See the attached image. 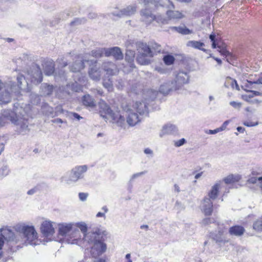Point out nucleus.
I'll list each match as a JSON object with an SVG mask.
<instances>
[{
	"label": "nucleus",
	"instance_id": "37",
	"mask_svg": "<svg viewBox=\"0 0 262 262\" xmlns=\"http://www.w3.org/2000/svg\"><path fill=\"white\" fill-rule=\"evenodd\" d=\"M135 52L134 51L127 49L126 52L125 60L132 65V63L134 60Z\"/></svg>",
	"mask_w": 262,
	"mask_h": 262
},
{
	"label": "nucleus",
	"instance_id": "15",
	"mask_svg": "<svg viewBox=\"0 0 262 262\" xmlns=\"http://www.w3.org/2000/svg\"><path fill=\"white\" fill-rule=\"evenodd\" d=\"M106 250V245L101 241L94 243L91 248V254L96 258L102 255Z\"/></svg>",
	"mask_w": 262,
	"mask_h": 262
},
{
	"label": "nucleus",
	"instance_id": "39",
	"mask_svg": "<svg viewBox=\"0 0 262 262\" xmlns=\"http://www.w3.org/2000/svg\"><path fill=\"white\" fill-rule=\"evenodd\" d=\"M155 20L159 24H168L169 19L166 18L162 15H159L155 16Z\"/></svg>",
	"mask_w": 262,
	"mask_h": 262
},
{
	"label": "nucleus",
	"instance_id": "11",
	"mask_svg": "<svg viewBox=\"0 0 262 262\" xmlns=\"http://www.w3.org/2000/svg\"><path fill=\"white\" fill-rule=\"evenodd\" d=\"M88 63L90 65L89 75L93 80L98 81L100 79L101 71L97 65L96 60H88Z\"/></svg>",
	"mask_w": 262,
	"mask_h": 262
},
{
	"label": "nucleus",
	"instance_id": "30",
	"mask_svg": "<svg viewBox=\"0 0 262 262\" xmlns=\"http://www.w3.org/2000/svg\"><path fill=\"white\" fill-rule=\"evenodd\" d=\"M54 90V87L52 85L43 83L41 86V94L43 96L50 95Z\"/></svg>",
	"mask_w": 262,
	"mask_h": 262
},
{
	"label": "nucleus",
	"instance_id": "6",
	"mask_svg": "<svg viewBox=\"0 0 262 262\" xmlns=\"http://www.w3.org/2000/svg\"><path fill=\"white\" fill-rule=\"evenodd\" d=\"M158 93L157 91L152 90L147 91L146 95L148 96L149 98H145V101H137L133 106L132 109L134 111L136 110L140 115L147 114L148 112V105L151 101H152L157 97Z\"/></svg>",
	"mask_w": 262,
	"mask_h": 262
},
{
	"label": "nucleus",
	"instance_id": "7",
	"mask_svg": "<svg viewBox=\"0 0 262 262\" xmlns=\"http://www.w3.org/2000/svg\"><path fill=\"white\" fill-rule=\"evenodd\" d=\"M101 109L103 110L105 115L102 116L103 118H107L110 117L113 121V123H116L118 126L123 127L125 125V119L124 116H122L119 112L114 113L110 107L105 103H100Z\"/></svg>",
	"mask_w": 262,
	"mask_h": 262
},
{
	"label": "nucleus",
	"instance_id": "44",
	"mask_svg": "<svg viewBox=\"0 0 262 262\" xmlns=\"http://www.w3.org/2000/svg\"><path fill=\"white\" fill-rule=\"evenodd\" d=\"M9 173V169L7 166H3L0 168V178L6 176Z\"/></svg>",
	"mask_w": 262,
	"mask_h": 262
},
{
	"label": "nucleus",
	"instance_id": "35",
	"mask_svg": "<svg viewBox=\"0 0 262 262\" xmlns=\"http://www.w3.org/2000/svg\"><path fill=\"white\" fill-rule=\"evenodd\" d=\"M148 57H149V56L138 53L137 61L141 65H147L150 63V61Z\"/></svg>",
	"mask_w": 262,
	"mask_h": 262
},
{
	"label": "nucleus",
	"instance_id": "60",
	"mask_svg": "<svg viewBox=\"0 0 262 262\" xmlns=\"http://www.w3.org/2000/svg\"><path fill=\"white\" fill-rule=\"evenodd\" d=\"M244 124L245 126H248V127H250V126H253L257 125L258 123L256 122L255 124H254V123H253L252 122H245L244 123Z\"/></svg>",
	"mask_w": 262,
	"mask_h": 262
},
{
	"label": "nucleus",
	"instance_id": "61",
	"mask_svg": "<svg viewBox=\"0 0 262 262\" xmlns=\"http://www.w3.org/2000/svg\"><path fill=\"white\" fill-rule=\"evenodd\" d=\"M72 115L74 118L77 119L78 120H79L82 118V117L77 113H72Z\"/></svg>",
	"mask_w": 262,
	"mask_h": 262
},
{
	"label": "nucleus",
	"instance_id": "46",
	"mask_svg": "<svg viewBox=\"0 0 262 262\" xmlns=\"http://www.w3.org/2000/svg\"><path fill=\"white\" fill-rule=\"evenodd\" d=\"M151 50L153 51L154 54L160 52L161 50V46L157 43H154V45H152V47H151Z\"/></svg>",
	"mask_w": 262,
	"mask_h": 262
},
{
	"label": "nucleus",
	"instance_id": "3",
	"mask_svg": "<svg viewBox=\"0 0 262 262\" xmlns=\"http://www.w3.org/2000/svg\"><path fill=\"white\" fill-rule=\"evenodd\" d=\"M75 223H62L58 225V234L65 239L68 243L75 244L81 238L79 230H75Z\"/></svg>",
	"mask_w": 262,
	"mask_h": 262
},
{
	"label": "nucleus",
	"instance_id": "36",
	"mask_svg": "<svg viewBox=\"0 0 262 262\" xmlns=\"http://www.w3.org/2000/svg\"><path fill=\"white\" fill-rule=\"evenodd\" d=\"M106 48H98L95 50H92L91 54L92 56L96 58H100L102 57L103 55L106 56Z\"/></svg>",
	"mask_w": 262,
	"mask_h": 262
},
{
	"label": "nucleus",
	"instance_id": "49",
	"mask_svg": "<svg viewBox=\"0 0 262 262\" xmlns=\"http://www.w3.org/2000/svg\"><path fill=\"white\" fill-rule=\"evenodd\" d=\"M78 195L80 200L83 202L86 201L88 196V194L87 193L80 192Z\"/></svg>",
	"mask_w": 262,
	"mask_h": 262
},
{
	"label": "nucleus",
	"instance_id": "33",
	"mask_svg": "<svg viewBox=\"0 0 262 262\" xmlns=\"http://www.w3.org/2000/svg\"><path fill=\"white\" fill-rule=\"evenodd\" d=\"M82 103L83 105L90 107H94L96 105L95 100L89 94L83 97Z\"/></svg>",
	"mask_w": 262,
	"mask_h": 262
},
{
	"label": "nucleus",
	"instance_id": "57",
	"mask_svg": "<svg viewBox=\"0 0 262 262\" xmlns=\"http://www.w3.org/2000/svg\"><path fill=\"white\" fill-rule=\"evenodd\" d=\"M247 91L250 92L252 93V95H249L250 97H252L254 96H259L261 95V93L258 91H251L250 90H247Z\"/></svg>",
	"mask_w": 262,
	"mask_h": 262
},
{
	"label": "nucleus",
	"instance_id": "63",
	"mask_svg": "<svg viewBox=\"0 0 262 262\" xmlns=\"http://www.w3.org/2000/svg\"><path fill=\"white\" fill-rule=\"evenodd\" d=\"M96 217H102L105 219L106 216H105V214H104V213L101 212H99L97 213Z\"/></svg>",
	"mask_w": 262,
	"mask_h": 262
},
{
	"label": "nucleus",
	"instance_id": "51",
	"mask_svg": "<svg viewBox=\"0 0 262 262\" xmlns=\"http://www.w3.org/2000/svg\"><path fill=\"white\" fill-rule=\"evenodd\" d=\"M230 84L232 88H235L236 90H239V88L237 84V81L235 80L230 78Z\"/></svg>",
	"mask_w": 262,
	"mask_h": 262
},
{
	"label": "nucleus",
	"instance_id": "17",
	"mask_svg": "<svg viewBox=\"0 0 262 262\" xmlns=\"http://www.w3.org/2000/svg\"><path fill=\"white\" fill-rule=\"evenodd\" d=\"M0 236L7 241H13L17 243L19 240L18 237L9 229H0Z\"/></svg>",
	"mask_w": 262,
	"mask_h": 262
},
{
	"label": "nucleus",
	"instance_id": "27",
	"mask_svg": "<svg viewBox=\"0 0 262 262\" xmlns=\"http://www.w3.org/2000/svg\"><path fill=\"white\" fill-rule=\"evenodd\" d=\"M54 63L53 60H49L44 63V72L46 75L50 76L54 73Z\"/></svg>",
	"mask_w": 262,
	"mask_h": 262
},
{
	"label": "nucleus",
	"instance_id": "9",
	"mask_svg": "<svg viewBox=\"0 0 262 262\" xmlns=\"http://www.w3.org/2000/svg\"><path fill=\"white\" fill-rule=\"evenodd\" d=\"M141 4L149 6L154 9L158 5L168 8H173L174 6L170 0H138Z\"/></svg>",
	"mask_w": 262,
	"mask_h": 262
},
{
	"label": "nucleus",
	"instance_id": "54",
	"mask_svg": "<svg viewBox=\"0 0 262 262\" xmlns=\"http://www.w3.org/2000/svg\"><path fill=\"white\" fill-rule=\"evenodd\" d=\"M145 173V171H142V172H138V173H135L134 174L131 178H130V181H133L135 179L139 177H140L141 176H142L143 174H144V173Z\"/></svg>",
	"mask_w": 262,
	"mask_h": 262
},
{
	"label": "nucleus",
	"instance_id": "53",
	"mask_svg": "<svg viewBox=\"0 0 262 262\" xmlns=\"http://www.w3.org/2000/svg\"><path fill=\"white\" fill-rule=\"evenodd\" d=\"M229 123V120L225 121L223 123V124L222 125V126L218 128L219 129H220V132H222L223 130H224L226 128V127L228 125Z\"/></svg>",
	"mask_w": 262,
	"mask_h": 262
},
{
	"label": "nucleus",
	"instance_id": "14",
	"mask_svg": "<svg viewBox=\"0 0 262 262\" xmlns=\"http://www.w3.org/2000/svg\"><path fill=\"white\" fill-rule=\"evenodd\" d=\"M136 11V7L135 6H128L121 10L116 9L112 13V15L118 17L129 16L135 14Z\"/></svg>",
	"mask_w": 262,
	"mask_h": 262
},
{
	"label": "nucleus",
	"instance_id": "56",
	"mask_svg": "<svg viewBox=\"0 0 262 262\" xmlns=\"http://www.w3.org/2000/svg\"><path fill=\"white\" fill-rule=\"evenodd\" d=\"M230 104L235 108H238L241 106V103L235 101H231Z\"/></svg>",
	"mask_w": 262,
	"mask_h": 262
},
{
	"label": "nucleus",
	"instance_id": "47",
	"mask_svg": "<svg viewBox=\"0 0 262 262\" xmlns=\"http://www.w3.org/2000/svg\"><path fill=\"white\" fill-rule=\"evenodd\" d=\"M186 142L184 138H182L179 140L174 141V145L176 147H180L184 145Z\"/></svg>",
	"mask_w": 262,
	"mask_h": 262
},
{
	"label": "nucleus",
	"instance_id": "12",
	"mask_svg": "<svg viewBox=\"0 0 262 262\" xmlns=\"http://www.w3.org/2000/svg\"><path fill=\"white\" fill-rule=\"evenodd\" d=\"M126 116V122L130 126H134L140 122L138 114L134 112L133 109L127 106L124 110Z\"/></svg>",
	"mask_w": 262,
	"mask_h": 262
},
{
	"label": "nucleus",
	"instance_id": "19",
	"mask_svg": "<svg viewBox=\"0 0 262 262\" xmlns=\"http://www.w3.org/2000/svg\"><path fill=\"white\" fill-rule=\"evenodd\" d=\"M112 56L117 60L122 59L123 55L119 47H115L111 48H106V57Z\"/></svg>",
	"mask_w": 262,
	"mask_h": 262
},
{
	"label": "nucleus",
	"instance_id": "25",
	"mask_svg": "<svg viewBox=\"0 0 262 262\" xmlns=\"http://www.w3.org/2000/svg\"><path fill=\"white\" fill-rule=\"evenodd\" d=\"M222 182L221 181L216 182L211 188L208 193V198L210 200H215L218 195L219 190L221 187Z\"/></svg>",
	"mask_w": 262,
	"mask_h": 262
},
{
	"label": "nucleus",
	"instance_id": "21",
	"mask_svg": "<svg viewBox=\"0 0 262 262\" xmlns=\"http://www.w3.org/2000/svg\"><path fill=\"white\" fill-rule=\"evenodd\" d=\"M141 15L142 20L147 24H150L155 19V15L152 13L151 10L147 8L141 11Z\"/></svg>",
	"mask_w": 262,
	"mask_h": 262
},
{
	"label": "nucleus",
	"instance_id": "42",
	"mask_svg": "<svg viewBox=\"0 0 262 262\" xmlns=\"http://www.w3.org/2000/svg\"><path fill=\"white\" fill-rule=\"evenodd\" d=\"M253 228L254 230L258 231H262V218L254 222L253 224Z\"/></svg>",
	"mask_w": 262,
	"mask_h": 262
},
{
	"label": "nucleus",
	"instance_id": "4",
	"mask_svg": "<svg viewBox=\"0 0 262 262\" xmlns=\"http://www.w3.org/2000/svg\"><path fill=\"white\" fill-rule=\"evenodd\" d=\"M88 170V166L86 165H77L61 178V182L68 185L75 184L79 180L84 178Z\"/></svg>",
	"mask_w": 262,
	"mask_h": 262
},
{
	"label": "nucleus",
	"instance_id": "43",
	"mask_svg": "<svg viewBox=\"0 0 262 262\" xmlns=\"http://www.w3.org/2000/svg\"><path fill=\"white\" fill-rule=\"evenodd\" d=\"M165 63L167 65H171L173 63L174 58L172 56L167 55L163 58Z\"/></svg>",
	"mask_w": 262,
	"mask_h": 262
},
{
	"label": "nucleus",
	"instance_id": "10",
	"mask_svg": "<svg viewBox=\"0 0 262 262\" xmlns=\"http://www.w3.org/2000/svg\"><path fill=\"white\" fill-rule=\"evenodd\" d=\"M189 80V76L188 73L183 71L178 72L173 81L174 84V88H177V90H181L183 85L188 83Z\"/></svg>",
	"mask_w": 262,
	"mask_h": 262
},
{
	"label": "nucleus",
	"instance_id": "34",
	"mask_svg": "<svg viewBox=\"0 0 262 262\" xmlns=\"http://www.w3.org/2000/svg\"><path fill=\"white\" fill-rule=\"evenodd\" d=\"M171 30L176 31L183 35L190 34L192 33L191 30H189L185 26L172 27H171Z\"/></svg>",
	"mask_w": 262,
	"mask_h": 262
},
{
	"label": "nucleus",
	"instance_id": "1",
	"mask_svg": "<svg viewBox=\"0 0 262 262\" xmlns=\"http://www.w3.org/2000/svg\"><path fill=\"white\" fill-rule=\"evenodd\" d=\"M29 78H30L31 82L34 84H37L42 81V73L38 67L33 69L31 75L28 74L27 78L19 74L17 77V86L14 85L11 81L4 83L0 79V104L7 103L10 101V92L15 94H19V90L29 92L31 88L28 81Z\"/></svg>",
	"mask_w": 262,
	"mask_h": 262
},
{
	"label": "nucleus",
	"instance_id": "45",
	"mask_svg": "<svg viewBox=\"0 0 262 262\" xmlns=\"http://www.w3.org/2000/svg\"><path fill=\"white\" fill-rule=\"evenodd\" d=\"M202 223L205 225L213 224L215 226H217V224H219V223H216L212 218H205L202 221Z\"/></svg>",
	"mask_w": 262,
	"mask_h": 262
},
{
	"label": "nucleus",
	"instance_id": "26",
	"mask_svg": "<svg viewBox=\"0 0 262 262\" xmlns=\"http://www.w3.org/2000/svg\"><path fill=\"white\" fill-rule=\"evenodd\" d=\"M178 130L177 127L176 125L172 124H167L164 125L160 133V136L162 137L166 134H173Z\"/></svg>",
	"mask_w": 262,
	"mask_h": 262
},
{
	"label": "nucleus",
	"instance_id": "16",
	"mask_svg": "<svg viewBox=\"0 0 262 262\" xmlns=\"http://www.w3.org/2000/svg\"><path fill=\"white\" fill-rule=\"evenodd\" d=\"M200 207L205 215H210L213 211V203L209 198L205 197Z\"/></svg>",
	"mask_w": 262,
	"mask_h": 262
},
{
	"label": "nucleus",
	"instance_id": "62",
	"mask_svg": "<svg viewBox=\"0 0 262 262\" xmlns=\"http://www.w3.org/2000/svg\"><path fill=\"white\" fill-rule=\"evenodd\" d=\"M52 122L54 123H62L63 122L62 120L60 118H56L53 120Z\"/></svg>",
	"mask_w": 262,
	"mask_h": 262
},
{
	"label": "nucleus",
	"instance_id": "23",
	"mask_svg": "<svg viewBox=\"0 0 262 262\" xmlns=\"http://www.w3.org/2000/svg\"><path fill=\"white\" fill-rule=\"evenodd\" d=\"M100 236L99 234L96 232H90L84 235L83 239L89 243H93V244L97 242H100Z\"/></svg>",
	"mask_w": 262,
	"mask_h": 262
},
{
	"label": "nucleus",
	"instance_id": "52",
	"mask_svg": "<svg viewBox=\"0 0 262 262\" xmlns=\"http://www.w3.org/2000/svg\"><path fill=\"white\" fill-rule=\"evenodd\" d=\"M254 84V81H247V83H245L244 86L246 88L245 90L247 91V90H250V89H253L254 87L253 86V84Z\"/></svg>",
	"mask_w": 262,
	"mask_h": 262
},
{
	"label": "nucleus",
	"instance_id": "38",
	"mask_svg": "<svg viewBox=\"0 0 262 262\" xmlns=\"http://www.w3.org/2000/svg\"><path fill=\"white\" fill-rule=\"evenodd\" d=\"M238 180L239 177L238 176L230 174L224 179V181L226 184H228L237 182Z\"/></svg>",
	"mask_w": 262,
	"mask_h": 262
},
{
	"label": "nucleus",
	"instance_id": "2",
	"mask_svg": "<svg viewBox=\"0 0 262 262\" xmlns=\"http://www.w3.org/2000/svg\"><path fill=\"white\" fill-rule=\"evenodd\" d=\"M30 110V105H26L24 107L16 103L13 111L5 110L3 113V116L15 125L16 132L18 134L24 135L29 132L28 116Z\"/></svg>",
	"mask_w": 262,
	"mask_h": 262
},
{
	"label": "nucleus",
	"instance_id": "41",
	"mask_svg": "<svg viewBox=\"0 0 262 262\" xmlns=\"http://www.w3.org/2000/svg\"><path fill=\"white\" fill-rule=\"evenodd\" d=\"M55 78L56 80L59 81V80H63L66 79V75L64 74V71L62 70H60V71L57 72L56 71L55 73Z\"/></svg>",
	"mask_w": 262,
	"mask_h": 262
},
{
	"label": "nucleus",
	"instance_id": "20",
	"mask_svg": "<svg viewBox=\"0 0 262 262\" xmlns=\"http://www.w3.org/2000/svg\"><path fill=\"white\" fill-rule=\"evenodd\" d=\"M138 53L149 56L151 57L154 55V52L151 48L149 47L146 43L139 42L137 47Z\"/></svg>",
	"mask_w": 262,
	"mask_h": 262
},
{
	"label": "nucleus",
	"instance_id": "58",
	"mask_svg": "<svg viewBox=\"0 0 262 262\" xmlns=\"http://www.w3.org/2000/svg\"><path fill=\"white\" fill-rule=\"evenodd\" d=\"M60 67L61 68L65 67L68 65L67 61H63V59H58Z\"/></svg>",
	"mask_w": 262,
	"mask_h": 262
},
{
	"label": "nucleus",
	"instance_id": "13",
	"mask_svg": "<svg viewBox=\"0 0 262 262\" xmlns=\"http://www.w3.org/2000/svg\"><path fill=\"white\" fill-rule=\"evenodd\" d=\"M54 224L55 223L49 220L42 222L40 226V230L44 236L47 237H51L54 234Z\"/></svg>",
	"mask_w": 262,
	"mask_h": 262
},
{
	"label": "nucleus",
	"instance_id": "64",
	"mask_svg": "<svg viewBox=\"0 0 262 262\" xmlns=\"http://www.w3.org/2000/svg\"><path fill=\"white\" fill-rule=\"evenodd\" d=\"M254 84H262V76L259 78L257 80L254 81Z\"/></svg>",
	"mask_w": 262,
	"mask_h": 262
},
{
	"label": "nucleus",
	"instance_id": "50",
	"mask_svg": "<svg viewBox=\"0 0 262 262\" xmlns=\"http://www.w3.org/2000/svg\"><path fill=\"white\" fill-rule=\"evenodd\" d=\"M220 132V129H219L218 128L214 129V130H211V129H206L205 130V133L206 134H209V135H213V134H217L218 133Z\"/></svg>",
	"mask_w": 262,
	"mask_h": 262
},
{
	"label": "nucleus",
	"instance_id": "48",
	"mask_svg": "<svg viewBox=\"0 0 262 262\" xmlns=\"http://www.w3.org/2000/svg\"><path fill=\"white\" fill-rule=\"evenodd\" d=\"M217 48H219L218 51L219 52L223 55L227 56L229 54V52L224 48L218 46Z\"/></svg>",
	"mask_w": 262,
	"mask_h": 262
},
{
	"label": "nucleus",
	"instance_id": "55",
	"mask_svg": "<svg viewBox=\"0 0 262 262\" xmlns=\"http://www.w3.org/2000/svg\"><path fill=\"white\" fill-rule=\"evenodd\" d=\"M34 97H35V99L34 100H32V103L34 104L38 103L40 101L39 96L35 94H31V98Z\"/></svg>",
	"mask_w": 262,
	"mask_h": 262
},
{
	"label": "nucleus",
	"instance_id": "8",
	"mask_svg": "<svg viewBox=\"0 0 262 262\" xmlns=\"http://www.w3.org/2000/svg\"><path fill=\"white\" fill-rule=\"evenodd\" d=\"M217 231L215 233H211L210 236L219 244H225L228 242L226 237L227 228L223 224H217Z\"/></svg>",
	"mask_w": 262,
	"mask_h": 262
},
{
	"label": "nucleus",
	"instance_id": "5",
	"mask_svg": "<svg viewBox=\"0 0 262 262\" xmlns=\"http://www.w3.org/2000/svg\"><path fill=\"white\" fill-rule=\"evenodd\" d=\"M15 230L17 233L23 234L24 241L27 244H36L38 235L33 226L18 224L15 226Z\"/></svg>",
	"mask_w": 262,
	"mask_h": 262
},
{
	"label": "nucleus",
	"instance_id": "59",
	"mask_svg": "<svg viewBox=\"0 0 262 262\" xmlns=\"http://www.w3.org/2000/svg\"><path fill=\"white\" fill-rule=\"evenodd\" d=\"M144 152L146 155H149L151 156H153V151L149 148H146L144 149Z\"/></svg>",
	"mask_w": 262,
	"mask_h": 262
},
{
	"label": "nucleus",
	"instance_id": "18",
	"mask_svg": "<svg viewBox=\"0 0 262 262\" xmlns=\"http://www.w3.org/2000/svg\"><path fill=\"white\" fill-rule=\"evenodd\" d=\"M84 62H88V60L84 59L81 56H78L75 61L70 67L71 71L73 72H80L84 68Z\"/></svg>",
	"mask_w": 262,
	"mask_h": 262
},
{
	"label": "nucleus",
	"instance_id": "32",
	"mask_svg": "<svg viewBox=\"0 0 262 262\" xmlns=\"http://www.w3.org/2000/svg\"><path fill=\"white\" fill-rule=\"evenodd\" d=\"M166 15L169 20L180 19L184 17L183 14L178 11H167Z\"/></svg>",
	"mask_w": 262,
	"mask_h": 262
},
{
	"label": "nucleus",
	"instance_id": "28",
	"mask_svg": "<svg viewBox=\"0 0 262 262\" xmlns=\"http://www.w3.org/2000/svg\"><path fill=\"white\" fill-rule=\"evenodd\" d=\"M186 46L188 47L206 52V49L203 48V47L205 46L204 43L200 41L189 40L187 42Z\"/></svg>",
	"mask_w": 262,
	"mask_h": 262
},
{
	"label": "nucleus",
	"instance_id": "22",
	"mask_svg": "<svg viewBox=\"0 0 262 262\" xmlns=\"http://www.w3.org/2000/svg\"><path fill=\"white\" fill-rule=\"evenodd\" d=\"M174 86L173 81H167L161 85L159 92L163 94L166 95L170 92L178 91L177 88H173Z\"/></svg>",
	"mask_w": 262,
	"mask_h": 262
},
{
	"label": "nucleus",
	"instance_id": "31",
	"mask_svg": "<svg viewBox=\"0 0 262 262\" xmlns=\"http://www.w3.org/2000/svg\"><path fill=\"white\" fill-rule=\"evenodd\" d=\"M75 230H79L80 234H82L83 237L84 235L88 233V227L86 224L84 222H79V223H75Z\"/></svg>",
	"mask_w": 262,
	"mask_h": 262
},
{
	"label": "nucleus",
	"instance_id": "40",
	"mask_svg": "<svg viewBox=\"0 0 262 262\" xmlns=\"http://www.w3.org/2000/svg\"><path fill=\"white\" fill-rule=\"evenodd\" d=\"M103 85L104 88L107 89L108 91H112L113 90V83L110 78L108 79H104L103 81Z\"/></svg>",
	"mask_w": 262,
	"mask_h": 262
},
{
	"label": "nucleus",
	"instance_id": "24",
	"mask_svg": "<svg viewBox=\"0 0 262 262\" xmlns=\"http://www.w3.org/2000/svg\"><path fill=\"white\" fill-rule=\"evenodd\" d=\"M102 68L106 74L108 75H115L117 72L116 66L111 62H105L102 64Z\"/></svg>",
	"mask_w": 262,
	"mask_h": 262
},
{
	"label": "nucleus",
	"instance_id": "29",
	"mask_svg": "<svg viewBox=\"0 0 262 262\" xmlns=\"http://www.w3.org/2000/svg\"><path fill=\"white\" fill-rule=\"evenodd\" d=\"M245 231L244 228L241 226H234L230 228L229 232L230 235L234 236H241Z\"/></svg>",
	"mask_w": 262,
	"mask_h": 262
}]
</instances>
